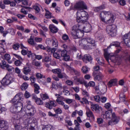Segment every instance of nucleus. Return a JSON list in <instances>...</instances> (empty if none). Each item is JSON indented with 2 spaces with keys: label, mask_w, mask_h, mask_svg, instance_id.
I'll list each match as a JSON object with an SVG mask.
<instances>
[{
  "label": "nucleus",
  "mask_w": 130,
  "mask_h": 130,
  "mask_svg": "<svg viewBox=\"0 0 130 130\" xmlns=\"http://www.w3.org/2000/svg\"><path fill=\"white\" fill-rule=\"evenodd\" d=\"M101 21L105 23L111 24L115 19V17L113 14L108 11H103L100 14Z\"/></svg>",
  "instance_id": "nucleus-1"
},
{
  "label": "nucleus",
  "mask_w": 130,
  "mask_h": 130,
  "mask_svg": "<svg viewBox=\"0 0 130 130\" xmlns=\"http://www.w3.org/2000/svg\"><path fill=\"white\" fill-rule=\"evenodd\" d=\"M77 25L74 26L71 31V34L73 38L74 39L80 38V34L81 33V26L80 22H78Z\"/></svg>",
  "instance_id": "nucleus-2"
},
{
  "label": "nucleus",
  "mask_w": 130,
  "mask_h": 130,
  "mask_svg": "<svg viewBox=\"0 0 130 130\" xmlns=\"http://www.w3.org/2000/svg\"><path fill=\"white\" fill-rule=\"evenodd\" d=\"M81 8V1H79L77 2L74 5V7L72 6H71L70 7V10L75 9H79L76 13L77 14V18L76 20L78 22H79L81 21V14L80 12L81 11L80 9Z\"/></svg>",
  "instance_id": "nucleus-3"
},
{
  "label": "nucleus",
  "mask_w": 130,
  "mask_h": 130,
  "mask_svg": "<svg viewBox=\"0 0 130 130\" xmlns=\"http://www.w3.org/2000/svg\"><path fill=\"white\" fill-rule=\"evenodd\" d=\"M10 108V111L12 113H16L20 112L22 108V104L20 103L18 105L15 104H13Z\"/></svg>",
  "instance_id": "nucleus-4"
},
{
  "label": "nucleus",
  "mask_w": 130,
  "mask_h": 130,
  "mask_svg": "<svg viewBox=\"0 0 130 130\" xmlns=\"http://www.w3.org/2000/svg\"><path fill=\"white\" fill-rule=\"evenodd\" d=\"M106 29L107 33L111 37L116 35L117 30L115 25H109L107 26Z\"/></svg>",
  "instance_id": "nucleus-5"
},
{
  "label": "nucleus",
  "mask_w": 130,
  "mask_h": 130,
  "mask_svg": "<svg viewBox=\"0 0 130 130\" xmlns=\"http://www.w3.org/2000/svg\"><path fill=\"white\" fill-rule=\"evenodd\" d=\"M120 43L117 42H113L110 45L107 47V48L104 49V56L107 61H108L109 59L110 58V54L108 53L107 52V49L110 47V46L112 45L116 47H119L120 46Z\"/></svg>",
  "instance_id": "nucleus-6"
},
{
  "label": "nucleus",
  "mask_w": 130,
  "mask_h": 130,
  "mask_svg": "<svg viewBox=\"0 0 130 130\" xmlns=\"http://www.w3.org/2000/svg\"><path fill=\"white\" fill-rule=\"evenodd\" d=\"M22 94L21 93H18L16 94L12 100V104H16L18 105L19 103L22 104V101L23 99L22 98Z\"/></svg>",
  "instance_id": "nucleus-7"
},
{
  "label": "nucleus",
  "mask_w": 130,
  "mask_h": 130,
  "mask_svg": "<svg viewBox=\"0 0 130 130\" xmlns=\"http://www.w3.org/2000/svg\"><path fill=\"white\" fill-rule=\"evenodd\" d=\"M12 78L9 75H6L1 81L2 83L4 85H7L13 82Z\"/></svg>",
  "instance_id": "nucleus-8"
},
{
  "label": "nucleus",
  "mask_w": 130,
  "mask_h": 130,
  "mask_svg": "<svg viewBox=\"0 0 130 130\" xmlns=\"http://www.w3.org/2000/svg\"><path fill=\"white\" fill-rule=\"evenodd\" d=\"M35 108L32 106H26L25 113L23 116V118L24 119L26 116H33L34 114Z\"/></svg>",
  "instance_id": "nucleus-9"
},
{
  "label": "nucleus",
  "mask_w": 130,
  "mask_h": 130,
  "mask_svg": "<svg viewBox=\"0 0 130 130\" xmlns=\"http://www.w3.org/2000/svg\"><path fill=\"white\" fill-rule=\"evenodd\" d=\"M24 119V123L25 125L27 124H31V125H35V126L37 124V120L36 119L33 117H30Z\"/></svg>",
  "instance_id": "nucleus-10"
},
{
  "label": "nucleus",
  "mask_w": 130,
  "mask_h": 130,
  "mask_svg": "<svg viewBox=\"0 0 130 130\" xmlns=\"http://www.w3.org/2000/svg\"><path fill=\"white\" fill-rule=\"evenodd\" d=\"M123 38L126 45L130 47V33L125 34Z\"/></svg>",
  "instance_id": "nucleus-11"
},
{
  "label": "nucleus",
  "mask_w": 130,
  "mask_h": 130,
  "mask_svg": "<svg viewBox=\"0 0 130 130\" xmlns=\"http://www.w3.org/2000/svg\"><path fill=\"white\" fill-rule=\"evenodd\" d=\"M56 106V103L55 101H50L48 102H46L45 103V107L50 109H52L53 107H55Z\"/></svg>",
  "instance_id": "nucleus-12"
},
{
  "label": "nucleus",
  "mask_w": 130,
  "mask_h": 130,
  "mask_svg": "<svg viewBox=\"0 0 130 130\" xmlns=\"http://www.w3.org/2000/svg\"><path fill=\"white\" fill-rule=\"evenodd\" d=\"M8 128L7 122L4 120H0V130H7Z\"/></svg>",
  "instance_id": "nucleus-13"
},
{
  "label": "nucleus",
  "mask_w": 130,
  "mask_h": 130,
  "mask_svg": "<svg viewBox=\"0 0 130 130\" xmlns=\"http://www.w3.org/2000/svg\"><path fill=\"white\" fill-rule=\"evenodd\" d=\"M86 24H84L83 23L82 25L83 26V30H82V32L83 31L84 32H89L91 30V25L90 24L87 23L86 22Z\"/></svg>",
  "instance_id": "nucleus-14"
},
{
  "label": "nucleus",
  "mask_w": 130,
  "mask_h": 130,
  "mask_svg": "<svg viewBox=\"0 0 130 130\" xmlns=\"http://www.w3.org/2000/svg\"><path fill=\"white\" fill-rule=\"evenodd\" d=\"M91 108L93 111H95L99 113L102 110V108L100 106H99L97 104H92L91 105Z\"/></svg>",
  "instance_id": "nucleus-15"
},
{
  "label": "nucleus",
  "mask_w": 130,
  "mask_h": 130,
  "mask_svg": "<svg viewBox=\"0 0 130 130\" xmlns=\"http://www.w3.org/2000/svg\"><path fill=\"white\" fill-rule=\"evenodd\" d=\"M61 55L63 57V59L66 61H68L70 59L69 56L68 54L67 51L66 50L61 51Z\"/></svg>",
  "instance_id": "nucleus-16"
},
{
  "label": "nucleus",
  "mask_w": 130,
  "mask_h": 130,
  "mask_svg": "<svg viewBox=\"0 0 130 130\" xmlns=\"http://www.w3.org/2000/svg\"><path fill=\"white\" fill-rule=\"evenodd\" d=\"M89 15L87 12L84 10H82V22H86L88 20Z\"/></svg>",
  "instance_id": "nucleus-17"
},
{
  "label": "nucleus",
  "mask_w": 130,
  "mask_h": 130,
  "mask_svg": "<svg viewBox=\"0 0 130 130\" xmlns=\"http://www.w3.org/2000/svg\"><path fill=\"white\" fill-rule=\"evenodd\" d=\"M82 59L83 61L86 63L87 62V61L91 62L92 60L91 56L89 54L85 55Z\"/></svg>",
  "instance_id": "nucleus-18"
},
{
  "label": "nucleus",
  "mask_w": 130,
  "mask_h": 130,
  "mask_svg": "<svg viewBox=\"0 0 130 130\" xmlns=\"http://www.w3.org/2000/svg\"><path fill=\"white\" fill-rule=\"evenodd\" d=\"M112 120L116 124H117L119 122L120 119V117L117 116L115 113H113L112 114Z\"/></svg>",
  "instance_id": "nucleus-19"
},
{
  "label": "nucleus",
  "mask_w": 130,
  "mask_h": 130,
  "mask_svg": "<svg viewBox=\"0 0 130 130\" xmlns=\"http://www.w3.org/2000/svg\"><path fill=\"white\" fill-rule=\"evenodd\" d=\"M96 73L95 72L93 73V75L95 80H100L102 79L103 77V75L101 74L96 75Z\"/></svg>",
  "instance_id": "nucleus-20"
},
{
  "label": "nucleus",
  "mask_w": 130,
  "mask_h": 130,
  "mask_svg": "<svg viewBox=\"0 0 130 130\" xmlns=\"http://www.w3.org/2000/svg\"><path fill=\"white\" fill-rule=\"evenodd\" d=\"M86 40V41L88 43L91 44V45L93 46H94L95 45V41L94 40L90 38H88L85 39Z\"/></svg>",
  "instance_id": "nucleus-21"
},
{
  "label": "nucleus",
  "mask_w": 130,
  "mask_h": 130,
  "mask_svg": "<svg viewBox=\"0 0 130 130\" xmlns=\"http://www.w3.org/2000/svg\"><path fill=\"white\" fill-rule=\"evenodd\" d=\"M49 28L51 32L53 33H56L58 31V29L56 27L53 25H50Z\"/></svg>",
  "instance_id": "nucleus-22"
},
{
  "label": "nucleus",
  "mask_w": 130,
  "mask_h": 130,
  "mask_svg": "<svg viewBox=\"0 0 130 130\" xmlns=\"http://www.w3.org/2000/svg\"><path fill=\"white\" fill-rule=\"evenodd\" d=\"M117 82V79H113L110 80L108 84L109 87H111L113 85L115 84Z\"/></svg>",
  "instance_id": "nucleus-23"
},
{
  "label": "nucleus",
  "mask_w": 130,
  "mask_h": 130,
  "mask_svg": "<svg viewBox=\"0 0 130 130\" xmlns=\"http://www.w3.org/2000/svg\"><path fill=\"white\" fill-rule=\"evenodd\" d=\"M10 56L9 54H6L4 55V59L7 60L8 63L10 64L12 63V61L10 60Z\"/></svg>",
  "instance_id": "nucleus-24"
},
{
  "label": "nucleus",
  "mask_w": 130,
  "mask_h": 130,
  "mask_svg": "<svg viewBox=\"0 0 130 130\" xmlns=\"http://www.w3.org/2000/svg\"><path fill=\"white\" fill-rule=\"evenodd\" d=\"M57 74L58 77L60 78H67L68 77L64 73H61V71L59 72Z\"/></svg>",
  "instance_id": "nucleus-25"
},
{
  "label": "nucleus",
  "mask_w": 130,
  "mask_h": 130,
  "mask_svg": "<svg viewBox=\"0 0 130 130\" xmlns=\"http://www.w3.org/2000/svg\"><path fill=\"white\" fill-rule=\"evenodd\" d=\"M30 69L28 67H24L23 69V72L25 75L28 74L30 71Z\"/></svg>",
  "instance_id": "nucleus-26"
},
{
  "label": "nucleus",
  "mask_w": 130,
  "mask_h": 130,
  "mask_svg": "<svg viewBox=\"0 0 130 130\" xmlns=\"http://www.w3.org/2000/svg\"><path fill=\"white\" fill-rule=\"evenodd\" d=\"M45 10L46 12L45 16L46 17V18H53V16L51 15V13L49 11L46 9H45Z\"/></svg>",
  "instance_id": "nucleus-27"
},
{
  "label": "nucleus",
  "mask_w": 130,
  "mask_h": 130,
  "mask_svg": "<svg viewBox=\"0 0 130 130\" xmlns=\"http://www.w3.org/2000/svg\"><path fill=\"white\" fill-rule=\"evenodd\" d=\"M26 127H27L28 130H35L34 128L35 125H31V124H27V125H25Z\"/></svg>",
  "instance_id": "nucleus-28"
},
{
  "label": "nucleus",
  "mask_w": 130,
  "mask_h": 130,
  "mask_svg": "<svg viewBox=\"0 0 130 130\" xmlns=\"http://www.w3.org/2000/svg\"><path fill=\"white\" fill-rule=\"evenodd\" d=\"M66 87L65 86L63 87L62 92L63 93H65L64 95H69L70 94V92L66 89Z\"/></svg>",
  "instance_id": "nucleus-29"
},
{
  "label": "nucleus",
  "mask_w": 130,
  "mask_h": 130,
  "mask_svg": "<svg viewBox=\"0 0 130 130\" xmlns=\"http://www.w3.org/2000/svg\"><path fill=\"white\" fill-rule=\"evenodd\" d=\"M86 113L88 117H91L93 119H94V117L92 112L89 109L87 110Z\"/></svg>",
  "instance_id": "nucleus-30"
},
{
  "label": "nucleus",
  "mask_w": 130,
  "mask_h": 130,
  "mask_svg": "<svg viewBox=\"0 0 130 130\" xmlns=\"http://www.w3.org/2000/svg\"><path fill=\"white\" fill-rule=\"evenodd\" d=\"M44 59H43V61L46 62L50 61L51 59V58L45 53H44Z\"/></svg>",
  "instance_id": "nucleus-31"
},
{
  "label": "nucleus",
  "mask_w": 130,
  "mask_h": 130,
  "mask_svg": "<svg viewBox=\"0 0 130 130\" xmlns=\"http://www.w3.org/2000/svg\"><path fill=\"white\" fill-rule=\"evenodd\" d=\"M88 9V6L83 1H82V10H87Z\"/></svg>",
  "instance_id": "nucleus-32"
},
{
  "label": "nucleus",
  "mask_w": 130,
  "mask_h": 130,
  "mask_svg": "<svg viewBox=\"0 0 130 130\" xmlns=\"http://www.w3.org/2000/svg\"><path fill=\"white\" fill-rule=\"evenodd\" d=\"M75 124L76 125L74 128L75 130H79V124L78 122L76 120H75L74 121Z\"/></svg>",
  "instance_id": "nucleus-33"
},
{
  "label": "nucleus",
  "mask_w": 130,
  "mask_h": 130,
  "mask_svg": "<svg viewBox=\"0 0 130 130\" xmlns=\"http://www.w3.org/2000/svg\"><path fill=\"white\" fill-rule=\"evenodd\" d=\"M5 67L6 68V69L9 72L11 71L12 69H14V68L12 67V66H10L8 64L5 66Z\"/></svg>",
  "instance_id": "nucleus-34"
},
{
  "label": "nucleus",
  "mask_w": 130,
  "mask_h": 130,
  "mask_svg": "<svg viewBox=\"0 0 130 130\" xmlns=\"http://www.w3.org/2000/svg\"><path fill=\"white\" fill-rule=\"evenodd\" d=\"M41 98L43 100L49 98V96L48 95L46 94H41Z\"/></svg>",
  "instance_id": "nucleus-35"
},
{
  "label": "nucleus",
  "mask_w": 130,
  "mask_h": 130,
  "mask_svg": "<svg viewBox=\"0 0 130 130\" xmlns=\"http://www.w3.org/2000/svg\"><path fill=\"white\" fill-rule=\"evenodd\" d=\"M2 64L1 63H0V67L3 69H4L5 66L8 64H6V62L4 60L2 61Z\"/></svg>",
  "instance_id": "nucleus-36"
},
{
  "label": "nucleus",
  "mask_w": 130,
  "mask_h": 130,
  "mask_svg": "<svg viewBox=\"0 0 130 130\" xmlns=\"http://www.w3.org/2000/svg\"><path fill=\"white\" fill-rule=\"evenodd\" d=\"M52 46L54 47H57L58 45L57 41L56 39H54L52 41Z\"/></svg>",
  "instance_id": "nucleus-37"
},
{
  "label": "nucleus",
  "mask_w": 130,
  "mask_h": 130,
  "mask_svg": "<svg viewBox=\"0 0 130 130\" xmlns=\"http://www.w3.org/2000/svg\"><path fill=\"white\" fill-rule=\"evenodd\" d=\"M69 69L70 70H71L72 71L74 72L75 74L77 76H78L80 75V72H79L76 70H75L73 68L70 67V68Z\"/></svg>",
  "instance_id": "nucleus-38"
},
{
  "label": "nucleus",
  "mask_w": 130,
  "mask_h": 130,
  "mask_svg": "<svg viewBox=\"0 0 130 130\" xmlns=\"http://www.w3.org/2000/svg\"><path fill=\"white\" fill-rule=\"evenodd\" d=\"M54 110L55 112L56 115L57 114H60L62 113V110L59 108H58L56 109L54 108Z\"/></svg>",
  "instance_id": "nucleus-39"
},
{
  "label": "nucleus",
  "mask_w": 130,
  "mask_h": 130,
  "mask_svg": "<svg viewBox=\"0 0 130 130\" xmlns=\"http://www.w3.org/2000/svg\"><path fill=\"white\" fill-rule=\"evenodd\" d=\"M28 87V84L26 83H24L21 85V88L23 90H25Z\"/></svg>",
  "instance_id": "nucleus-40"
},
{
  "label": "nucleus",
  "mask_w": 130,
  "mask_h": 130,
  "mask_svg": "<svg viewBox=\"0 0 130 130\" xmlns=\"http://www.w3.org/2000/svg\"><path fill=\"white\" fill-rule=\"evenodd\" d=\"M35 101L38 105H42L43 104V103L42 100L39 98L38 99Z\"/></svg>",
  "instance_id": "nucleus-41"
},
{
  "label": "nucleus",
  "mask_w": 130,
  "mask_h": 130,
  "mask_svg": "<svg viewBox=\"0 0 130 130\" xmlns=\"http://www.w3.org/2000/svg\"><path fill=\"white\" fill-rule=\"evenodd\" d=\"M7 31L8 33H10L11 35H13L14 34V29L12 28H10L8 29L7 30Z\"/></svg>",
  "instance_id": "nucleus-42"
},
{
  "label": "nucleus",
  "mask_w": 130,
  "mask_h": 130,
  "mask_svg": "<svg viewBox=\"0 0 130 130\" xmlns=\"http://www.w3.org/2000/svg\"><path fill=\"white\" fill-rule=\"evenodd\" d=\"M61 71V70L59 68L53 69L51 70L52 72L54 74H58L59 72Z\"/></svg>",
  "instance_id": "nucleus-43"
},
{
  "label": "nucleus",
  "mask_w": 130,
  "mask_h": 130,
  "mask_svg": "<svg viewBox=\"0 0 130 130\" xmlns=\"http://www.w3.org/2000/svg\"><path fill=\"white\" fill-rule=\"evenodd\" d=\"M76 113H78L79 116H81V112L80 111H78L76 110L74 111L73 112L71 115L72 117H74L76 115Z\"/></svg>",
  "instance_id": "nucleus-44"
},
{
  "label": "nucleus",
  "mask_w": 130,
  "mask_h": 130,
  "mask_svg": "<svg viewBox=\"0 0 130 130\" xmlns=\"http://www.w3.org/2000/svg\"><path fill=\"white\" fill-rule=\"evenodd\" d=\"M20 44L18 43L14 44L13 45V48L14 50H18L20 47Z\"/></svg>",
  "instance_id": "nucleus-45"
},
{
  "label": "nucleus",
  "mask_w": 130,
  "mask_h": 130,
  "mask_svg": "<svg viewBox=\"0 0 130 130\" xmlns=\"http://www.w3.org/2000/svg\"><path fill=\"white\" fill-rule=\"evenodd\" d=\"M99 86V89L101 91H104L105 90L106 86L104 84L98 86Z\"/></svg>",
  "instance_id": "nucleus-46"
},
{
  "label": "nucleus",
  "mask_w": 130,
  "mask_h": 130,
  "mask_svg": "<svg viewBox=\"0 0 130 130\" xmlns=\"http://www.w3.org/2000/svg\"><path fill=\"white\" fill-rule=\"evenodd\" d=\"M120 100L122 101L123 102H125V95L124 94L122 93L120 95Z\"/></svg>",
  "instance_id": "nucleus-47"
},
{
  "label": "nucleus",
  "mask_w": 130,
  "mask_h": 130,
  "mask_svg": "<svg viewBox=\"0 0 130 130\" xmlns=\"http://www.w3.org/2000/svg\"><path fill=\"white\" fill-rule=\"evenodd\" d=\"M42 130H53L52 127L50 125L46 126L45 127L43 128Z\"/></svg>",
  "instance_id": "nucleus-48"
},
{
  "label": "nucleus",
  "mask_w": 130,
  "mask_h": 130,
  "mask_svg": "<svg viewBox=\"0 0 130 130\" xmlns=\"http://www.w3.org/2000/svg\"><path fill=\"white\" fill-rule=\"evenodd\" d=\"M63 39L64 40H68V41H70V40L68 36L66 34L63 35L62 36Z\"/></svg>",
  "instance_id": "nucleus-49"
},
{
  "label": "nucleus",
  "mask_w": 130,
  "mask_h": 130,
  "mask_svg": "<svg viewBox=\"0 0 130 130\" xmlns=\"http://www.w3.org/2000/svg\"><path fill=\"white\" fill-rule=\"evenodd\" d=\"M56 48L57 47H53V48H50L48 49L47 51L48 52H50L51 53H55V52L56 49Z\"/></svg>",
  "instance_id": "nucleus-50"
},
{
  "label": "nucleus",
  "mask_w": 130,
  "mask_h": 130,
  "mask_svg": "<svg viewBox=\"0 0 130 130\" xmlns=\"http://www.w3.org/2000/svg\"><path fill=\"white\" fill-rule=\"evenodd\" d=\"M94 99L96 102H99L100 101V98L99 95H95L94 96Z\"/></svg>",
  "instance_id": "nucleus-51"
},
{
  "label": "nucleus",
  "mask_w": 130,
  "mask_h": 130,
  "mask_svg": "<svg viewBox=\"0 0 130 130\" xmlns=\"http://www.w3.org/2000/svg\"><path fill=\"white\" fill-rule=\"evenodd\" d=\"M33 8L36 11L37 13H38L40 11V9L39 7V5H35Z\"/></svg>",
  "instance_id": "nucleus-52"
},
{
  "label": "nucleus",
  "mask_w": 130,
  "mask_h": 130,
  "mask_svg": "<svg viewBox=\"0 0 130 130\" xmlns=\"http://www.w3.org/2000/svg\"><path fill=\"white\" fill-rule=\"evenodd\" d=\"M82 94L83 96L85 97H87L89 96V94L88 92L84 90H82Z\"/></svg>",
  "instance_id": "nucleus-53"
},
{
  "label": "nucleus",
  "mask_w": 130,
  "mask_h": 130,
  "mask_svg": "<svg viewBox=\"0 0 130 130\" xmlns=\"http://www.w3.org/2000/svg\"><path fill=\"white\" fill-rule=\"evenodd\" d=\"M82 70H83V72L84 74L87 73L88 72V68L86 67H83L82 68Z\"/></svg>",
  "instance_id": "nucleus-54"
},
{
  "label": "nucleus",
  "mask_w": 130,
  "mask_h": 130,
  "mask_svg": "<svg viewBox=\"0 0 130 130\" xmlns=\"http://www.w3.org/2000/svg\"><path fill=\"white\" fill-rule=\"evenodd\" d=\"M22 62L19 60H17L14 62V64L17 66H20Z\"/></svg>",
  "instance_id": "nucleus-55"
},
{
  "label": "nucleus",
  "mask_w": 130,
  "mask_h": 130,
  "mask_svg": "<svg viewBox=\"0 0 130 130\" xmlns=\"http://www.w3.org/2000/svg\"><path fill=\"white\" fill-rule=\"evenodd\" d=\"M83 101H82V104H88V101L87 99L85 97L82 98Z\"/></svg>",
  "instance_id": "nucleus-56"
},
{
  "label": "nucleus",
  "mask_w": 130,
  "mask_h": 130,
  "mask_svg": "<svg viewBox=\"0 0 130 130\" xmlns=\"http://www.w3.org/2000/svg\"><path fill=\"white\" fill-rule=\"evenodd\" d=\"M34 54H32L31 51H27L26 55H27V56L28 57H32Z\"/></svg>",
  "instance_id": "nucleus-57"
},
{
  "label": "nucleus",
  "mask_w": 130,
  "mask_h": 130,
  "mask_svg": "<svg viewBox=\"0 0 130 130\" xmlns=\"http://www.w3.org/2000/svg\"><path fill=\"white\" fill-rule=\"evenodd\" d=\"M82 84L84 85L86 88H87L88 87V83H87V82L84 79H82Z\"/></svg>",
  "instance_id": "nucleus-58"
},
{
  "label": "nucleus",
  "mask_w": 130,
  "mask_h": 130,
  "mask_svg": "<svg viewBox=\"0 0 130 130\" xmlns=\"http://www.w3.org/2000/svg\"><path fill=\"white\" fill-rule=\"evenodd\" d=\"M25 97L26 98H28L30 96V93L26 91L24 94Z\"/></svg>",
  "instance_id": "nucleus-59"
},
{
  "label": "nucleus",
  "mask_w": 130,
  "mask_h": 130,
  "mask_svg": "<svg viewBox=\"0 0 130 130\" xmlns=\"http://www.w3.org/2000/svg\"><path fill=\"white\" fill-rule=\"evenodd\" d=\"M56 101L59 105H61L62 106L64 105V103L62 101L59 99H57L56 100Z\"/></svg>",
  "instance_id": "nucleus-60"
},
{
  "label": "nucleus",
  "mask_w": 130,
  "mask_h": 130,
  "mask_svg": "<svg viewBox=\"0 0 130 130\" xmlns=\"http://www.w3.org/2000/svg\"><path fill=\"white\" fill-rule=\"evenodd\" d=\"M54 56L56 58L59 59L60 57V55L58 53H54L53 54Z\"/></svg>",
  "instance_id": "nucleus-61"
},
{
  "label": "nucleus",
  "mask_w": 130,
  "mask_h": 130,
  "mask_svg": "<svg viewBox=\"0 0 130 130\" xmlns=\"http://www.w3.org/2000/svg\"><path fill=\"white\" fill-rule=\"evenodd\" d=\"M15 130H22V127L19 125H16L15 126Z\"/></svg>",
  "instance_id": "nucleus-62"
},
{
  "label": "nucleus",
  "mask_w": 130,
  "mask_h": 130,
  "mask_svg": "<svg viewBox=\"0 0 130 130\" xmlns=\"http://www.w3.org/2000/svg\"><path fill=\"white\" fill-rule=\"evenodd\" d=\"M107 98L105 97L102 96L100 99V101L102 103H105L107 100Z\"/></svg>",
  "instance_id": "nucleus-63"
},
{
  "label": "nucleus",
  "mask_w": 130,
  "mask_h": 130,
  "mask_svg": "<svg viewBox=\"0 0 130 130\" xmlns=\"http://www.w3.org/2000/svg\"><path fill=\"white\" fill-rule=\"evenodd\" d=\"M97 122L99 124H101L103 123V120L102 118H99L97 119Z\"/></svg>",
  "instance_id": "nucleus-64"
}]
</instances>
